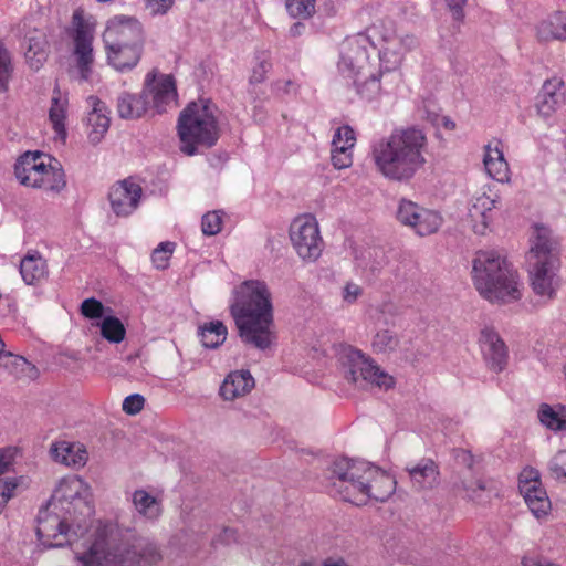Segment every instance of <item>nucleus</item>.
Instances as JSON below:
<instances>
[{
    "label": "nucleus",
    "instance_id": "1",
    "mask_svg": "<svg viewBox=\"0 0 566 566\" xmlns=\"http://www.w3.org/2000/svg\"><path fill=\"white\" fill-rule=\"evenodd\" d=\"M161 559L155 543L132 534H122L114 525L96 531L95 538L78 560L83 566H151Z\"/></svg>",
    "mask_w": 566,
    "mask_h": 566
},
{
    "label": "nucleus",
    "instance_id": "2",
    "mask_svg": "<svg viewBox=\"0 0 566 566\" xmlns=\"http://www.w3.org/2000/svg\"><path fill=\"white\" fill-rule=\"evenodd\" d=\"M230 313L245 344L261 350L271 346L274 338L271 331L273 308L271 293L264 282L251 280L240 284L234 291Z\"/></svg>",
    "mask_w": 566,
    "mask_h": 566
},
{
    "label": "nucleus",
    "instance_id": "3",
    "mask_svg": "<svg viewBox=\"0 0 566 566\" xmlns=\"http://www.w3.org/2000/svg\"><path fill=\"white\" fill-rule=\"evenodd\" d=\"M331 492L342 500L364 505L368 500L386 501L395 491V479L363 460L340 458L332 465Z\"/></svg>",
    "mask_w": 566,
    "mask_h": 566
},
{
    "label": "nucleus",
    "instance_id": "4",
    "mask_svg": "<svg viewBox=\"0 0 566 566\" xmlns=\"http://www.w3.org/2000/svg\"><path fill=\"white\" fill-rule=\"evenodd\" d=\"M427 137L417 127L397 128L373 148V159L385 177H411L427 160Z\"/></svg>",
    "mask_w": 566,
    "mask_h": 566
},
{
    "label": "nucleus",
    "instance_id": "5",
    "mask_svg": "<svg viewBox=\"0 0 566 566\" xmlns=\"http://www.w3.org/2000/svg\"><path fill=\"white\" fill-rule=\"evenodd\" d=\"M472 279L478 292L493 303L521 298L518 275L496 251H478L472 261Z\"/></svg>",
    "mask_w": 566,
    "mask_h": 566
},
{
    "label": "nucleus",
    "instance_id": "6",
    "mask_svg": "<svg viewBox=\"0 0 566 566\" xmlns=\"http://www.w3.org/2000/svg\"><path fill=\"white\" fill-rule=\"evenodd\" d=\"M527 252V266L533 292L552 300L559 285V241L544 224H534Z\"/></svg>",
    "mask_w": 566,
    "mask_h": 566
},
{
    "label": "nucleus",
    "instance_id": "7",
    "mask_svg": "<svg viewBox=\"0 0 566 566\" xmlns=\"http://www.w3.org/2000/svg\"><path fill=\"white\" fill-rule=\"evenodd\" d=\"M177 133L180 150L193 156L200 147H213L220 137L218 107L208 99L191 102L179 115Z\"/></svg>",
    "mask_w": 566,
    "mask_h": 566
},
{
    "label": "nucleus",
    "instance_id": "8",
    "mask_svg": "<svg viewBox=\"0 0 566 566\" xmlns=\"http://www.w3.org/2000/svg\"><path fill=\"white\" fill-rule=\"evenodd\" d=\"M177 104V91L171 75L149 72L139 94L122 92L116 98V111L123 119H138L148 111L157 114Z\"/></svg>",
    "mask_w": 566,
    "mask_h": 566
},
{
    "label": "nucleus",
    "instance_id": "9",
    "mask_svg": "<svg viewBox=\"0 0 566 566\" xmlns=\"http://www.w3.org/2000/svg\"><path fill=\"white\" fill-rule=\"evenodd\" d=\"M338 361L344 378L358 388L371 385L380 389H389L395 384L394 378L370 357L352 346H342Z\"/></svg>",
    "mask_w": 566,
    "mask_h": 566
},
{
    "label": "nucleus",
    "instance_id": "10",
    "mask_svg": "<svg viewBox=\"0 0 566 566\" xmlns=\"http://www.w3.org/2000/svg\"><path fill=\"white\" fill-rule=\"evenodd\" d=\"M290 239L300 258L307 262L316 261L323 251V239L314 216L303 214L293 220Z\"/></svg>",
    "mask_w": 566,
    "mask_h": 566
},
{
    "label": "nucleus",
    "instance_id": "11",
    "mask_svg": "<svg viewBox=\"0 0 566 566\" xmlns=\"http://www.w3.org/2000/svg\"><path fill=\"white\" fill-rule=\"evenodd\" d=\"M375 46L366 33H357L348 36L342 44L338 70L345 77L363 75L371 69L369 52Z\"/></svg>",
    "mask_w": 566,
    "mask_h": 566
},
{
    "label": "nucleus",
    "instance_id": "12",
    "mask_svg": "<svg viewBox=\"0 0 566 566\" xmlns=\"http://www.w3.org/2000/svg\"><path fill=\"white\" fill-rule=\"evenodd\" d=\"M49 504L54 510L61 506L69 515L76 512L87 515L93 513V507H91L88 502V485L80 476L62 479L54 490Z\"/></svg>",
    "mask_w": 566,
    "mask_h": 566
},
{
    "label": "nucleus",
    "instance_id": "13",
    "mask_svg": "<svg viewBox=\"0 0 566 566\" xmlns=\"http://www.w3.org/2000/svg\"><path fill=\"white\" fill-rule=\"evenodd\" d=\"M36 521V536L45 548L63 547L75 537L66 520L62 518L49 503L39 511Z\"/></svg>",
    "mask_w": 566,
    "mask_h": 566
},
{
    "label": "nucleus",
    "instance_id": "14",
    "mask_svg": "<svg viewBox=\"0 0 566 566\" xmlns=\"http://www.w3.org/2000/svg\"><path fill=\"white\" fill-rule=\"evenodd\" d=\"M105 48L144 44L142 23L133 17L116 15L108 20L103 33Z\"/></svg>",
    "mask_w": 566,
    "mask_h": 566
},
{
    "label": "nucleus",
    "instance_id": "15",
    "mask_svg": "<svg viewBox=\"0 0 566 566\" xmlns=\"http://www.w3.org/2000/svg\"><path fill=\"white\" fill-rule=\"evenodd\" d=\"M518 489L531 512L537 518L547 515L551 510V501L542 486L538 470L524 468L518 476Z\"/></svg>",
    "mask_w": 566,
    "mask_h": 566
},
{
    "label": "nucleus",
    "instance_id": "16",
    "mask_svg": "<svg viewBox=\"0 0 566 566\" xmlns=\"http://www.w3.org/2000/svg\"><path fill=\"white\" fill-rule=\"evenodd\" d=\"M74 27V53L77 57V66L81 78L86 81L91 72V64L93 63V40H94V25L84 19L81 11L76 10L73 13Z\"/></svg>",
    "mask_w": 566,
    "mask_h": 566
},
{
    "label": "nucleus",
    "instance_id": "17",
    "mask_svg": "<svg viewBox=\"0 0 566 566\" xmlns=\"http://www.w3.org/2000/svg\"><path fill=\"white\" fill-rule=\"evenodd\" d=\"M31 172L38 175H64L61 163L51 155L40 150H27L20 155L14 164L15 177H29Z\"/></svg>",
    "mask_w": 566,
    "mask_h": 566
},
{
    "label": "nucleus",
    "instance_id": "18",
    "mask_svg": "<svg viewBox=\"0 0 566 566\" xmlns=\"http://www.w3.org/2000/svg\"><path fill=\"white\" fill-rule=\"evenodd\" d=\"M142 196V187L133 179H119L108 193L113 211L118 216H128L138 206Z\"/></svg>",
    "mask_w": 566,
    "mask_h": 566
},
{
    "label": "nucleus",
    "instance_id": "19",
    "mask_svg": "<svg viewBox=\"0 0 566 566\" xmlns=\"http://www.w3.org/2000/svg\"><path fill=\"white\" fill-rule=\"evenodd\" d=\"M417 45V39L409 34L386 40L385 45L379 51L380 69L386 72L397 70L402 62L403 55Z\"/></svg>",
    "mask_w": 566,
    "mask_h": 566
},
{
    "label": "nucleus",
    "instance_id": "20",
    "mask_svg": "<svg viewBox=\"0 0 566 566\" xmlns=\"http://www.w3.org/2000/svg\"><path fill=\"white\" fill-rule=\"evenodd\" d=\"M480 345L488 367L495 373L502 371L507 364V349L499 334L492 328H483Z\"/></svg>",
    "mask_w": 566,
    "mask_h": 566
},
{
    "label": "nucleus",
    "instance_id": "21",
    "mask_svg": "<svg viewBox=\"0 0 566 566\" xmlns=\"http://www.w3.org/2000/svg\"><path fill=\"white\" fill-rule=\"evenodd\" d=\"M566 91L564 81L554 76L544 82L537 95L536 108L543 117H549L565 103Z\"/></svg>",
    "mask_w": 566,
    "mask_h": 566
},
{
    "label": "nucleus",
    "instance_id": "22",
    "mask_svg": "<svg viewBox=\"0 0 566 566\" xmlns=\"http://www.w3.org/2000/svg\"><path fill=\"white\" fill-rule=\"evenodd\" d=\"M87 104L91 107L86 117L88 129L87 137L92 144H97L102 140L109 128V109L97 96H90L87 98Z\"/></svg>",
    "mask_w": 566,
    "mask_h": 566
},
{
    "label": "nucleus",
    "instance_id": "23",
    "mask_svg": "<svg viewBox=\"0 0 566 566\" xmlns=\"http://www.w3.org/2000/svg\"><path fill=\"white\" fill-rule=\"evenodd\" d=\"M495 199L482 195L474 199L469 208V220L474 233L484 235L490 229L493 221V210L495 208Z\"/></svg>",
    "mask_w": 566,
    "mask_h": 566
},
{
    "label": "nucleus",
    "instance_id": "24",
    "mask_svg": "<svg viewBox=\"0 0 566 566\" xmlns=\"http://www.w3.org/2000/svg\"><path fill=\"white\" fill-rule=\"evenodd\" d=\"M50 451L54 461L75 469L83 468L88 459L87 451L81 443L59 441L52 444Z\"/></svg>",
    "mask_w": 566,
    "mask_h": 566
},
{
    "label": "nucleus",
    "instance_id": "25",
    "mask_svg": "<svg viewBox=\"0 0 566 566\" xmlns=\"http://www.w3.org/2000/svg\"><path fill=\"white\" fill-rule=\"evenodd\" d=\"M49 55V42L42 30H33L25 36L24 56L29 66L35 71L40 70Z\"/></svg>",
    "mask_w": 566,
    "mask_h": 566
},
{
    "label": "nucleus",
    "instance_id": "26",
    "mask_svg": "<svg viewBox=\"0 0 566 566\" xmlns=\"http://www.w3.org/2000/svg\"><path fill=\"white\" fill-rule=\"evenodd\" d=\"M143 49L144 44L105 48L108 63L119 72L134 69L142 57Z\"/></svg>",
    "mask_w": 566,
    "mask_h": 566
},
{
    "label": "nucleus",
    "instance_id": "27",
    "mask_svg": "<svg viewBox=\"0 0 566 566\" xmlns=\"http://www.w3.org/2000/svg\"><path fill=\"white\" fill-rule=\"evenodd\" d=\"M20 274L28 285H38L49 275L46 260L39 251H29L20 261Z\"/></svg>",
    "mask_w": 566,
    "mask_h": 566
},
{
    "label": "nucleus",
    "instance_id": "28",
    "mask_svg": "<svg viewBox=\"0 0 566 566\" xmlns=\"http://www.w3.org/2000/svg\"><path fill=\"white\" fill-rule=\"evenodd\" d=\"M254 387V379L248 370L230 373L220 386V395L224 400H234L244 396Z\"/></svg>",
    "mask_w": 566,
    "mask_h": 566
},
{
    "label": "nucleus",
    "instance_id": "29",
    "mask_svg": "<svg viewBox=\"0 0 566 566\" xmlns=\"http://www.w3.org/2000/svg\"><path fill=\"white\" fill-rule=\"evenodd\" d=\"M536 38L539 42L566 41V14L557 11L536 27Z\"/></svg>",
    "mask_w": 566,
    "mask_h": 566
},
{
    "label": "nucleus",
    "instance_id": "30",
    "mask_svg": "<svg viewBox=\"0 0 566 566\" xmlns=\"http://www.w3.org/2000/svg\"><path fill=\"white\" fill-rule=\"evenodd\" d=\"M407 471L413 488L419 491L432 489L439 482L438 465L430 459H422Z\"/></svg>",
    "mask_w": 566,
    "mask_h": 566
},
{
    "label": "nucleus",
    "instance_id": "31",
    "mask_svg": "<svg viewBox=\"0 0 566 566\" xmlns=\"http://www.w3.org/2000/svg\"><path fill=\"white\" fill-rule=\"evenodd\" d=\"M483 165L489 177L506 176L509 164L504 158L501 140L492 139L484 146Z\"/></svg>",
    "mask_w": 566,
    "mask_h": 566
},
{
    "label": "nucleus",
    "instance_id": "32",
    "mask_svg": "<svg viewBox=\"0 0 566 566\" xmlns=\"http://www.w3.org/2000/svg\"><path fill=\"white\" fill-rule=\"evenodd\" d=\"M67 101L62 99L59 87L56 86L53 91L52 103L49 111V118L52 127L62 140L66 138L65 118H66Z\"/></svg>",
    "mask_w": 566,
    "mask_h": 566
},
{
    "label": "nucleus",
    "instance_id": "33",
    "mask_svg": "<svg viewBox=\"0 0 566 566\" xmlns=\"http://www.w3.org/2000/svg\"><path fill=\"white\" fill-rule=\"evenodd\" d=\"M538 419L547 429L566 430V406L542 403L538 409Z\"/></svg>",
    "mask_w": 566,
    "mask_h": 566
},
{
    "label": "nucleus",
    "instance_id": "34",
    "mask_svg": "<svg viewBox=\"0 0 566 566\" xmlns=\"http://www.w3.org/2000/svg\"><path fill=\"white\" fill-rule=\"evenodd\" d=\"M416 218L411 228L420 237L436 233L443 223V218L439 212L423 207H421L420 211H417Z\"/></svg>",
    "mask_w": 566,
    "mask_h": 566
},
{
    "label": "nucleus",
    "instance_id": "35",
    "mask_svg": "<svg viewBox=\"0 0 566 566\" xmlns=\"http://www.w3.org/2000/svg\"><path fill=\"white\" fill-rule=\"evenodd\" d=\"M199 337L206 348H218L227 338V327L221 321L206 323L199 327Z\"/></svg>",
    "mask_w": 566,
    "mask_h": 566
},
{
    "label": "nucleus",
    "instance_id": "36",
    "mask_svg": "<svg viewBox=\"0 0 566 566\" xmlns=\"http://www.w3.org/2000/svg\"><path fill=\"white\" fill-rule=\"evenodd\" d=\"M385 71L380 69L379 73L373 72L371 69L366 71L365 74L357 76H352L354 85L356 86L357 93L366 99L375 98L380 92V76Z\"/></svg>",
    "mask_w": 566,
    "mask_h": 566
},
{
    "label": "nucleus",
    "instance_id": "37",
    "mask_svg": "<svg viewBox=\"0 0 566 566\" xmlns=\"http://www.w3.org/2000/svg\"><path fill=\"white\" fill-rule=\"evenodd\" d=\"M133 503L139 514L154 520L161 514L160 502L145 490H136L133 494Z\"/></svg>",
    "mask_w": 566,
    "mask_h": 566
},
{
    "label": "nucleus",
    "instance_id": "38",
    "mask_svg": "<svg viewBox=\"0 0 566 566\" xmlns=\"http://www.w3.org/2000/svg\"><path fill=\"white\" fill-rule=\"evenodd\" d=\"M98 325L102 336L109 343L118 344L124 340L126 328L118 317L106 316Z\"/></svg>",
    "mask_w": 566,
    "mask_h": 566
},
{
    "label": "nucleus",
    "instance_id": "39",
    "mask_svg": "<svg viewBox=\"0 0 566 566\" xmlns=\"http://www.w3.org/2000/svg\"><path fill=\"white\" fill-rule=\"evenodd\" d=\"M400 344L398 335L390 329H380L373 339V348L376 353H391L397 349Z\"/></svg>",
    "mask_w": 566,
    "mask_h": 566
},
{
    "label": "nucleus",
    "instance_id": "40",
    "mask_svg": "<svg viewBox=\"0 0 566 566\" xmlns=\"http://www.w3.org/2000/svg\"><path fill=\"white\" fill-rule=\"evenodd\" d=\"M356 143V136L354 129L349 125H343L338 127L332 139V149L339 150V148H346V150L353 151Z\"/></svg>",
    "mask_w": 566,
    "mask_h": 566
},
{
    "label": "nucleus",
    "instance_id": "41",
    "mask_svg": "<svg viewBox=\"0 0 566 566\" xmlns=\"http://www.w3.org/2000/svg\"><path fill=\"white\" fill-rule=\"evenodd\" d=\"M421 207L416 202L408 199H400L397 210H396V219L403 226L412 227L413 221H416L417 211H420Z\"/></svg>",
    "mask_w": 566,
    "mask_h": 566
},
{
    "label": "nucleus",
    "instance_id": "42",
    "mask_svg": "<svg viewBox=\"0 0 566 566\" xmlns=\"http://www.w3.org/2000/svg\"><path fill=\"white\" fill-rule=\"evenodd\" d=\"M285 6L293 18L308 19L315 12V0H285Z\"/></svg>",
    "mask_w": 566,
    "mask_h": 566
},
{
    "label": "nucleus",
    "instance_id": "43",
    "mask_svg": "<svg viewBox=\"0 0 566 566\" xmlns=\"http://www.w3.org/2000/svg\"><path fill=\"white\" fill-rule=\"evenodd\" d=\"M13 71L11 55L0 41V92L8 91V84Z\"/></svg>",
    "mask_w": 566,
    "mask_h": 566
},
{
    "label": "nucleus",
    "instance_id": "44",
    "mask_svg": "<svg viewBox=\"0 0 566 566\" xmlns=\"http://www.w3.org/2000/svg\"><path fill=\"white\" fill-rule=\"evenodd\" d=\"M223 211L214 210L202 216L201 230L205 235H216L222 229Z\"/></svg>",
    "mask_w": 566,
    "mask_h": 566
},
{
    "label": "nucleus",
    "instance_id": "45",
    "mask_svg": "<svg viewBox=\"0 0 566 566\" xmlns=\"http://www.w3.org/2000/svg\"><path fill=\"white\" fill-rule=\"evenodd\" d=\"M255 59L256 64L253 67L252 74L250 76V83L252 84L262 83L265 80L268 72L272 67L269 53L261 52L255 56Z\"/></svg>",
    "mask_w": 566,
    "mask_h": 566
},
{
    "label": "nucleus",
    "instance_id": "46",
    "mask_svg": "<svg viewBox=\"0 0 566 566\" xmlns=\"http://www.w3.org/2000/svg\"><path fill=\"white\" fill-rule=\"evenodd\" d=\"M174 252V243L161 242L151 254V261L157 269L164 270L168 266V261Z\"/></svg>",
    "mask_w": 566,
    "mask_h": 566
},
{
    "label": "nucleus",
    "instance_id": "47",
    "mask_svg": "<svg viewBox=\"0 0 566 566\" xmlns=\"http://www.w3.org/2000/svg\"><path fill=\"white\" fill-rule=\"evenodd\" d=\"M548 470L556 480L566 479V450L558 451L552 458Z\"/></svg>",
    "mask_w": 566,
    "mask_h": 566
},
{
    "label": "nucleus",
    "instance_id": "48",
    "mask_svg": "<svg viewBox=\"0 0 566 566\" xmlns=\"http://www.w3.org/2000/svg\"><path fill=\"white\" fill-rule=\"evenodd\" d=\"M105 307L101 301L91 297L83 301L81 305V313L87 318H102L104 315Z\"/></svg>",
    "mask_w": 566,
    "mask_h": 566
},
{
    "label": "nucleus",
    "instance_id": "49",
    "mask_svg": "<svg viewBox=\"0 0 566 566\" xmlns=\"http://www.w3.org/2000/svg\"><path fill=\"white\" fill-rule=\"evenodd\" d=\"M331 163L335 169H345L353 164V151L346 150V148H339V150L331 149Z\"/></svg>",
    "mask_w": 566,
    "mask_h": 566
},
{
    "label": "nucleus",
    "instance_id": "50",
    "mask_svg": "<svg viewBox=\"0 0 566 566\" xmlns=\"http://www.w3.org/2000/svg\"><path fill=\"white\" fill-rule=\"evenodd\" d=\"M145 405V398L139 394L127 396L123 401V410L127 415H137L140 412Z\"/></svg>",
    "mask_w": 566,
    "mask_h": 566
},
{
    "label": "nucleus",
    "instance_id": "51",
    "mask_svg": "<svg viewBox=\"0 0 566 566\" xmlns=\"http://www.w3.org/2000/svg\"><path fill=\"white\" fill-rule=\"evenodd\" d=\"M363 295V287L354 282H347L342 290V300L348 304H355Z\"/></svg>",
    "mask_w": 566,
    "mask_h": 566
},
{
    "label": "nucleus",
    "instance_id": "52",
    "mask_svg": "<svg viewBox=\"0 0 566 566\" xmlns=\"http://www.w3.org/2000/svg\"><path fill=\"white\" fill-rule=\"evenodd\" d=\"M175 0H146V8L150 14H165L172 7Z\"/></svg>",
    "mask_w": 566,
    "mask_h": 566
},
{
    "label": "nucleus",
    "instance_id": "53",
    "mask_svg": "<svg viewBox=\"0 0 566 566\" xmlns=\"http://www.w3.org/2000/svg\"><path fill=\"white\" fill-rule=\"evenodd\" d=\"M40 181L45 184V193L46 195H57L66 187L65 179H40Z\"/></svg>",
    "mask_w": 566,
    "mask_h": 566
},
{
    "label": "nucleus",
    "instance_id": "54",
    "mask_svg": "<svg viewBox=\"0 0 566 566\" xmlns=\"http://www.w3.org/2000/svg\"><path fill=\"white\" fill-rule=\"evenodd\" d=\"M468 0H446L449 9L452 11L453 19L462 21L464 18L463 8Z\"/></svg>",
    "mask_w": 566,
    "mask_h": 566
},
{
    "label": "nucleus",
    "instance_id": "55",
    "mask_svg": "<svg viewBox=\"0 0 566 566\" xmlns=\"http://www.w3.org/2000/svg\"><path fill=\"white\" fill-rule=\"evenodd\" d=\"M273 88L276 93H282V94H294L296 93V84L291 81V80H286V81H276L274 84H273Z\"/></svg>",
    "mask_w": 566,
    "mask_h": 566
},
{
    "label": "nucleus",
    "instance_id": "56",
    "mask_svg": "<svg viewBox=\"0 0 566 566\" xmlns=\"http://www.w3.org/2000/svg\"><path fill=\"white\" fill-rule=\"evenodd\" d=\"M523 566H556L554 563L545 558L524 557L522 560Z\"/></svg>",
    "mask_w": 566,
    "mask_h": 566
},
{
    "label": "nucleus",
    "instance_id": "57",
    "mask_svg": "<svg viewBox=\"0 0 566 566\" xmlns=\"http://www.w3.org/2000/svg\"><path fill=\"white\" fill-rule=\"evenodd\" d=\"M457 459L461 461L463 464H465L469 469H471L473 465V455L471 454L470 451L458 450Z\"/></svg>",
    "mask_w": 566,
    "mask_h": 566
},
{
    "label": "nucleus",
    "instance_id": "58",
    "mask_svg": "<svg viewBox=\"0 0 566 566\" xmlns=\"http://www.w3.org/2000/svg\"><path fill=\"white\" fill-rule=\"evenodd\" d=\"M45 184L46 182L40 181V179H20V185L34 189H41L42 191H45Z\"/></svg>",
    "mask_w": 566,
    "mask_h": 566
},
{
    "label": "nucleus",
    "instance_id": "59",
    "mask_svg": "<svg viewBox=\"0 0 566 566\" xmlns=\"http://www.w3.org/2000/svg\"><path fill=\"white\" fill-rule=\"evenodd\" d=\"M305 29V25L304 23L302 22H295L291 28H290V34L292 36H298L303 33Z\"/></svg>",
    "mask_w": 566,
    "mask_h": 566
},
{
    "label": "nucleus",
    "instance_id": "60",
    "mask_svg": "<svg viewBox=\"0 0 566 566\" xmlns=\"http://www.w3.org/2000/svg\"><path fill=\"white\" fill-rule=\"evenodd\" d=\"M234 535V531L233 530H230V528H226L224 530V536L230 539V537H233Z\"/></svg>",
    "mask_w": 566,
    "mask_h": 566
},
{
    "label": "nucleus",
    "instance_id": "61",
    "mask_svg": "<svg viewBox=\"0 0 566 566\" xmlns=\"http://www.w3.org/2000/svg\"><path fill=\"white\" fill-rule=\"evenodd\" d=\"M475 488H476L478 490H484V489H485L484 483H483L482 481H480V480H478V481L475 482Z\"/></svg>",
    "mask_w": 566,
    "mask_h": 566
},
{
    "label": "nucleus",
    "instance_id": "62",
    "mask_svg": "<svg viewBox=\"0 0 566 566\" xmlns=\"http://www.w3.org/2000/svg\"><path fill=\"white\" fill-rule=\"evenodd\" d=\"M444 126H446L447 128L453 129V128H454V126H455V124H454L453 122L447 120V122H446V124H444Z\"/></svg>",
    "mask_w": 566,
    "mask_h": 566
},
{
    "label": "nucleus",
    "instance_id": "63",
    "mask_svg": "<svg viewBox=\"0 0 566 566\" xmlns=\"http://www.w3.org/2000/svg\"><path fill=\"white\" fill-rule=\"evenodd\" d=\"M463 488H464L465 490H473V491L475 490V488H473V486H471V485L469 486V485H467V484H463Z\"/></svg>",
    "mask_w": 566,
    "mask_h": 566
},
{
    "label": "nucleus",
    "instance_id": "64",
    "mask_svg": "<svg viewBox=\"0 0 566 566\" xmlns=\"http://www.w3.org/2000/svg\"><path fill=\"white\" fill-rule=\"evenodd\" d=\"M564 371H565V374H566V366L564 367Z\"/></svg>",
    "mask_w": 566,
    "mask_h": 566
}]
</instances>
